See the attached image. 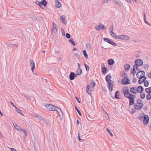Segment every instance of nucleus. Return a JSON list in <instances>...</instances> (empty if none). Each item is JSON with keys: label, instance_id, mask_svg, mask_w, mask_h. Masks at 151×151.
<instances>
[{"label": "nucleus", "instance_id": "obj_1", "mask_svg": "<svg viewBox=\"0 0 151 151\" xmlns=\"http://www.w3.org/2000/svg\"><path fill=\"white\" fill-rule=\"evenodd\" d=\"M135 64L133 65V70H131V72L133 76H134L136 73V70L137 69L138 67L141 66L143 64V61L140 59H137L135 60Z\"/></svg>", "mask_w": 151, "mask_h": 151}, {"label": "nucleus", "instance_id": "obj_2", "mask_svg": "<svg viewBox=\"0 0 151 151\" xmlns=\"http://www.w3.org/2000/svg\"><path fill=\"white\" fill-rule=\"evenodd\" d=\"M45 106L48 110L50 111H55V108H56V106L48 104H46L45 105Z\"/></svg>", "mask_w": 151, "mask_h": 151}, {"label": "nucleus", "instance_id": "obj_3", "mask_svg": "<svg viewBox=\"0 0 151 151\" xmlns=\"http://www.w3.org/2000/svg\"><path fill=\"white\" fill-rule=\"evenodd\" d=\"M122 91H123V93H124V96L126 98H129L131 96H133L132 94L129 93V90L127 89L125 90H122Z\"/></svg>", "mask_w": 151, "mask_h": 151}, {"label": "nucleus", "instance_id": "obj_4", "mask_svg": "<svg viewBox=\"0 0 151 151\" xmlns=\"http://www.w3.org/2000/svg\"><path fill=\"white\" fill-rule=\"evenodd\" d=\"M145 73L144 71H140L138 72L136 74L137 77L138 78H140L141 77L144 78L146 77L145 76Z\"/></svg>", "mask_w": 151, "mask_h": 151}, {"label": "nucleus", "instance_id": "obj_5", "mask_svg": "<svg viewBox=\"0 0 151 151\" xmlns=\"http://www.w3.org/2000/svg\"><path fill=\"white\" fill-rule=\"evenodd\" d=\"M118 39H121L123 40H127L129 39V37L125 35H118Z\"/></svg>", "mask_w": 151, "mask_h": 151}, {"label": "nucleus", "instance_id": "obj_6", "mask_svg": "<svg viewBox=\"0 0 151 151\" xmlns=\"http://www.w3.org/2000/svg\"><path fill=\"white\" fill-rule=\"evenodd\" d=\"M104 41L108 42V43H109L114 46H115L116 45V43L113 41L111 40L109 38H104Z\"/></svg>", "mask_w": 151, "mask_h": 151}, {"label": "nucleus", "instance_id": "obj_7", "mask_svg": "<svg viewBox=\"0 0 151 151\" xmlns=\"http://www.w3.org/2000/svg\"><path fill=\"white\" fill-rule=\"evenodd\" d=\"M105 26L104 25L102 24H100L99 25L96 26L95 28L97 31L101 30H103L105 29Z\"/></svg>", "mask_w": 151, "mask_h": 151}, {"label": "nucleus", "instance_id": "obj_8", "mask_svg": "<svg viewBox=\"0 0 151 151\" xmlns=\"http://www.w3.org/2000/svg\"><path fill=\"white\" fill-rule=\"evenodd\" d=\"M130 80L127 77H124L122 80V83L123 85L130 84Z\"/></svg>", "mask_w": 151, "mask_h": 151}, {"label": "nucleus", "instance_id": "obj_9", "mask_svg": "<svg viewBox=\"0 0 151 151\" xmlns=\"http://www.w3.org/2000/svg\"><path fill=\"white\" fill-rule=\"evenodd\" d=\"M134 106L136 109L139 110L143 106V104L142 103H139L135 104Z\"/></svg>", "mask_w": 151, "mask_h": 151}, {"label": "nucleus", "instance_id": "obj_10", "mask_svg": "<svg viewBox=\"0 0 151 151\" xmlns=\"http://www.w3.org/2000/svg\"><path fill=\"white\" fill-rule=\"evenodd\" d=\"M149 121V117L147 115H146L144 116L143 118V123L145 125H146L147 124Z\"/></svg>", "mask_w": 151, "mask_h": 151}, {"label": "nucleus", "instance_id": "obj_11", "mask_svg": "<svg viewBox=\"0 0 151 151\" xmlns=\"http://www.w3.org/2000/svg\"><path fill=\"white\" fill-rule=\"evenodd\" d=\"M77 76V75L73 72H71L69 75V78L70 80H72L74 79Z\"/></svg>", "mask_w": 151, "mask_h": 151}, {"label": "nucleus", "instance_id": "obj_12", "mask_svg": "<svg viewBox=\"0 0 151 151\" xmlns=\"http://www.w3.org/2000/svg\"><path fill=\"white\" fill-rule=\"evenodd\" d=\"M47 4V2L45 0H42V1L40 3V7L42 9L43 8V7L42 6V5H43L45 7L46 6Z\"/></svg>", "mask_w": 151, "mask_h": 151}, {"label": "nucleus", "instance_id": "obj_13", "mask_svg": "<svg viewBox=\"0 0 151 151\" xmlns=\"http://www.w3.org/2000/svg\"><path fill=\"white\" fill-rule=\"evenodd\" d=\"M13 124L14 127L15 129L17 131L21 132L22 130V129L20 127L18 126L15 122L13 123Z\"/></svg>", "mask_w": 151, "mask_h": 151}, {"label": "nucleus", "instance_id": "obj_14", "mask_svg": "<svg viewBox=\"0 0 151 151\" xmlns=\"http://www.w3.org/2000/svg\"><path fill=\"white\" fill-rule=\"evenodd\" d=\"M30 64L32 65V66H31L32 71L34 74H35V73L33 72L35 68L34 62L32 60H30Z\"/></svg>", "mask_w": 151, "mask_h": 151}, {"label": "nucleus", "instance_id": "obj_15", "mask_svg": "<svg viewBox=\"0 0 151 151\" xmlns=\"http://www.w3.org/2000/svg\"><path fill=\"white\" fill-rule=\"evenodd\" d=\"M112 77L110 74L107 75L106 77V80L107 82H113L111 80Z\"/></svg>", "mask_w": 151, "mask_h": 151}, {"label": "nucleus", "instance_id": "obj_16", "mask_svg": "<svg viewBox=\"0 0 151 151\" xmlns=\"http://www.w3.org/2000/svg\"><path fill=\"white\" fill-rule=\"evenodd\" d=\"M137 88L135 87H134L131 88L129 89L130 92L132 94H136L137 93L136 90Z\"/></svg>", "mask_w": 151, "mask_h": 151}, {"label": "nucleus", "instance_id": "obj_17", "mask_svg": "<svg viewBox=\"0 0 151 151\" xmlns=\"http://www.w3.org/2000/svg\"><path fill=\"white\" fill-rule=\"evenodd\" d=\"M129 99V105L130 106L134 104V99L132 96H131L128 98Z\"/></svg>", "mask_w": 151, "mask_h": 151}, {"label": "nucleus", "instance_id": "obj_18", "mask_svg": "<svg viewBox=\"0 0 151 151\" xmlns=\"http://www.w3.org/2000/svg\"><path fill=\"white\" fill-rule=\"evenodd\" d=\"M137 93H142L144 90L143 88L141 86H139L136 89Z\"/></svg>", "mask_w": 151, "mask_h": 151}, {"label": "nucleus", "instance_id": "obj_19", "mask_svg": "<svg viewBox=\"0 0 151 151\" xmlns=\"http://www.w3.org/2000/svg\"><path fill=\"white\" fill-rule=\"evenodd\" d=\"M65 17L64 16H62L60 17V20L62 23L65 24H66L67 22L65 20Z\"/></svg>", "mask_w": 151, "mask_h": 151}, {"label": "nucleus", "instance_id": "obj_20", "mask_svg": "<svg viewBox=\"0 0 151 151\" xmlns=\"http://www.w3.org/2000/svg\"><path fill=\"white\" fill-rule=\"evenodd\" d=\"M107 83L109 86V91H112L113 87L114 86L113 84L111 83V82H108Z\"/></svg>", "mask_w": 151, "mask_h": 151}, {"label": "nucleus", "instance_id": "obj_21", "mask_svg": "<svg viewBox=\"0 0 151 151\" xmlns=\"http://www.w3.org/2000/svg\"><path fill=\"white\" fill-rule=\"evenodd\" d=\"M139 78V79L138 81V83L139 84H141L145 81L146 78V77H145L144 78H142V77H141V78Z\"/></svg>", "mask_w": 151, "mask_h": 151}, {"label": "nucleus", "instance_id": "obj_22", "mask_svg": "<svg viewBox=\"0 0 151 151\" xmlns=\"http://www.w3.org/2000/svg\"><path fill=\"white\" fill-rule=\"evenodd\" d=\"M111 35L112 37L116 39H118V35L117 36L115 33H114L113 32H110Z\"/></svg>", "mask_w": 151, "mask_h": 151}, {"label": "nucleus", "instance_id": "obj_23", "mask_svg": "<svg viewBox=\"0 0 151 151\" xmlns=\"http://www.w3.org/2000/svg\"><path fill=\"white\" fill-rule=\"evenodd\" d=\"M114 63V61L113 59H109L108 60V63L109 65H112Z\"/></svg>", "mask_w": 151, "mask_h": 151}, {"label": "nucleus", "instance_id": "obj_24", "mask_svg": "<svg viewBox=\"0 0 151 151\" xmlns=\"http://www.w3.org/2000/svg\"><path fill=\"white\" fill-rule=\"evenodd\" d=\"M90 86L89 85H88L87 86L86 88V91L88 93V94L89 95H91V93L90 92Z\"/></svg>", "mask_w": 151, "mask_h": 151}, {"label": "nucleus", "instance_id": "obj_25", "mask_svg": "<svg viewBox=\"0 0 151 151\" xmlns=\"http://www.w3.org/2000/svg\"><path fill=\"white\" fill-rule=\"evenodd\" d=\"M130 65L128 64H126L124 66V69L125 70H129L130 68Z\"/></svg>", "mask_w": 151, "mask_h": 151}, {"label": "nucleus", "instance_id": "obj_26", "mask_svg": "<svg viewBox=\"0 0 151 151\" xmlns=\"http://www.w3.org/2000/svg\"><path fill=\"white\" fill-rule=\"evenodd\" d=\"M119 92L118 91H116L115 93V97L116 99H119V97L118 94H119Z\"/></svg>", "mask_w": 151, "mask_h": 151}, {"label": "nucleus", "instance_id": "obj_27", "mask_svg": "<svg viewBox=\"0 0 151 151\" xmlns=\"http://www.w3.org/2000/svg\"><path fill=\"white\" fill-rule=\"evenodd\" d=\"M82 72V70L80 68H78L76 71L77 74L76 75H80L81 74Z\"/></svg>", "mask_w": 151, "mask_h": 151}, {"label": "nucleus", "instance_id": "obj_28", "mask_svg": "<svg viewBox=\"0 0 151 151\" xmlns=\"http://www.w3.org/2000/svg\"><path fill=\"white\" fill-rule=\"evenodd\" d=\"M83 53L85 57V58L87 59L88 58V55L86 53V50H84L83 51Z\"/></svg>", "mask_w": 151, "mask_h": 151}, {"label": "nucleus", "instance_id": "obj_29", "mask_svg": "<svg viewBox=\"0 0 151 151\" xmlns=\"http://www.w3.org/2000/svg\"><path fill=\"white\" fill-rule=\"evenodd\" d=\"M16 111L18 113L22 115L23 116L24 114H22V111L21 110L18 109L17 107L16 108Z\"/></svg>", "mask_w": 151, "mask_h": 151}, {"label": "nucleus", "instance_id": "obj_30", "mask_svg": "<svg viewBox=\"0 0 151 151\" xmlns=\"http://www.w3.org/2000/svg\"><path fill=\"white\" fill-rule=\"evenodd\" d=\"M55 108V110L60 115L59 112H61V113H62V112L61 109H60L59 108L56 106V108Z\"/></svg>", "mask_w": 151, "mask_h": 151}, {"label": "nucleus", "instance_id": "obj_31", "mask_svg": "<svg viewBox=\"0 0 151 151\" xmlns=\"http://www.w3.org/2000/svg\"><path fill=\"white\" fill-rule=\"evenodd\" d=\"M57 3L56 4V7L57 8H60L61 6V3L59 2L58 0H57Z\"/></svg>", "mask_w": 151, "mask_h": 151}, {"label": "nucleus", "instance_id": "obj_32", "mask_svg": "<svg viewBox=\"0 0 151 151\" xmlns=\"http://www.w3.org/2000/svg\"><path fill=\"white\" fill-rule=\"evenodd\" d=\"M101 70L102 73H106V71L107 70V68H106L104 67L102 68L101 69Z\"/></svg>", "mask_w": 151, "mask_h": 151}, {"label": "nucleus", "instance_id": "obj_33", "mask_svg": "<svg viewBox=\"0 0 151 151\" xmlns=\"http://www.w3.org/2000/svg\"><path fill=\"white\" fill-rule=\"evenodd\" d=\"M145 91L147 93H151V87L146 88L145 89Z\"/></svg>", "mask_w": 151, "mask_h": 151}, {"label": "nucleus", "instance_id": "obj_34", "mask_svg": "<svg viewBox=\"0 0 151 151\" xmlns=\"http://www.w3.org/2000/svg\"><path fill=\"white\" fill-rule=\"evenodd\" d=\"M7 45L9 47H14L15 46L16 47H17V45L15 44H9V43H8L7 44Z\"/></svg>", "mask_w": 151, "mask_h": 151}, {"label": "nucleus", "instance_id": "obj_35", "mask_svg": "<svg viewBox=\"0 0 151 151\" xmlns=\"http://www.w3.org/2000/svg\"><path fill=\"white\" fill-rule=\"evenodd\" d=\"M58 31V29H52V33L53 34H55L56 32H57Z\"/></svg>", "mask_w": 151, "mask_h": 151}, {"label": "nucleus", "instance_id": "obj_36", "mask_svg": "<svg viewBox=\"0 0 151 151\" xmlns=\"http://www.w3.org/2000/svg\"><path fill=\"white\" fill-rule=\"evenodd\" d=\"M145 93H141L140 94V96L141 99H143L145 97Z\"/></svg>", "mask_w": 151, "mask_h": 151}, {"label": "nucleus", "instance_id": "obj_37", "mask_svg": "<svg viewBox=\"0 0 151 151\" xmlns=\"http://www.w3.org/2000/svg\"><path fill=\"white\" fill-rule=\"evenodd\" d=\"M75 109H76V110L77 112L78 113L79 115L80 116H81V113L80 111L79 110V109L76 106H75Z\"/></svg>", "mask_w": 151, "mask_h": 151}, {"label": "nucleus", "instance_id": "obj_38", "mask_svg": "<svg viewBox=\"0 0 151 151\" xmlns=\"http://www.w3.org/2000/svg\"><path fill=\"white\" fill-rule=\"evenodd\" d=\"M69 42L71 43L74 46H75L76 45L73 41V39L72 38H70L69 40Z\"/></svg>", "mask_w": 151, "mask_h": 151}, {"label": "nucleus", "instance_id": "obj_39", "mask_svg": "<svg viewBox=\"0 0 151 151\" xmlns=\"http://www.w3.org/2000/svg\"><path fill=\"white\" fill-rule=\"evenodd\" d=\"M106 130L108 132V133L111 136V137H112L113 136V134L111 132L110 130L108 128H106Z\"/></svg>", "mask_w": 151, "mask_h": 151}, {"label": "nucleus", "instance_id": "obj_40", "mask_svg": "<svg viewBox=\"0 0 151 151\" xmlns=\"http://www.w3.org/2000/svg\"><path fill=\"white\" fill-rule=\"evenodd\" d=\"M147 100H150L151 99V95L150 93H148L147 96Z\"/></svg>", "mask_w": 151, "mask_h": 151}, {"label": "nucleus", "instance_id": "obj_41", "mask_svg": "<svg viewBox=\"0 0 151 151\" xmlns=\"http://www.w3.org/2000/svg\"><path fill=\"white\" fill-rule=\"evenodd\" d=\"M114 1L116 4H118L119 5H120L122 3H121L117 0H114Z\"/></svg>", "mask_w": 151, "mask_h": 151}, {"label": "nucleus", "instance_id": "obj_42", "mask_svg": "<svg viewBox=\"0 0 151 151\" xmlns=\"http://www.w3.org/2000/svg\"><path fill=\"white\" fill-rule=\"evenodd\" d=\"M144 85L145 87H147L149 85V83L147 81H144Z\"/></svg>", "mask_w": 151, "mask_h": 151}, {"label": "nucleus", "instance_id": "obj_43", "mask_svg": "<svg viewBox=\"0 0 151 151\" xmlns=\"http://www.w3.org/2000/svg\"><path fill=\"white\" fill-rule=\"evenodd\" d=\"M90 85L92 86V88H93L96 85V83L94 81H92Z\"/></svg>", "mask_w": 151, "mask_h": 151}, {"label": "nucleus", "instance_id": "obj_44", "mask_svg": "<svg viewBox=\"0 0 151 151\" xmlns=\"http://www.w3.org/2000/svg\"><path fill=\"white\" fill-rule=\"evenodd\" d=\"M21 132H22L25 133L24 135H25V136H27V134H28L27 133L25 129H22V131Z\"/></svg>", "mask_w": 151, "mask_h": 151}, {"label": "nucleus", "instance_id": "obj_45", "mask_svg": "<svg viewBox=\"0 0 151 151\" xmlns=\"http://www.w3.org/2000/svg\"><path fill=\"white\" fill-rule=\"evenodd\" d=\"M85 67L87 71H88L89 70V66L86 65V64H84Z\"/></svg>", "mask_w": 151, "mask_h": 151}, {"label": "nucleus", "instance_id": "obj_46", "mask_svg": "<svg viewBox=\"0 0 151 151\" xmlns=\"http://www.w3.org/2000/svg\"><path fill=\"white\" fill-rule=\"evenodd\" d=\"M113 29H114V28H113V26L112 25H111L110 27V28H109V30H110V32H113Z\"/></svg>", "mask_w": 151, "mask_h": 151}, {"label": "nucleus", "instance_id": "obj_47", "mask_svg": "<svg viewBox=\"0 0 151 151\" xmlns=\"http://www.w3.org/2000/svg\"><path fill=\"white\" fill-rule=\"evenodd\" d=\"M86 47L88 49L90 50L91 49V45L89 43H87L86 44Z\"/></svg>", "mask_w": 151, "mask_h": 151}, {"label": "nucleus", "instance_id": "obj_48", "mask_svg": "<svg viewBox=\"0 0 151 151\" xmlns=\"http://www.w3.org/2000/svg\"><path fill=\"white\" fill-rule=\"evenodd\" d=\"M144 21H145V23H146V24H147L150 25V24H149V23L147 22L146 20L145 13H144Z\"/></svg>", "mask_w": 151, "mask_h": 151}, {"label": "nucleus", "instance_id": "obj_49", "mask_svg": "<svg viewBox=\"0 0 151 151\" xmlns=\"http://www.w3.org/2000/svg\"><path fill=\"white\" fill-rule=\"evenodd\" d=\"M66 37L68 39H69L70 37V35L68 33H67L66 34Z\"/></svg>", "mask_w": 151, "mask_h": 151}, {"label": "nucleus", "instance_id": "obj_50", "mask_svg": "<svg viewBox=\"0 0 151 151\" xmlns=\"http://www.w3.org/2000/svg\"><path fill=\"white\" fill-rule=\"evenodd\" d=\"M144 117V116H140L139 117V119L141 121H143V118Z\"/></svg>", "mask_w": 151, "mask_h": 151}, {"label": "nucleus", "instance_id": "obj_51", "mask_svg": "<svg viewBox=\"0 0 151 151\" xmlns=\"http://www.w3.org/2000/svg\"><path fill=\"white\" fill-rule=\"evenodd\" d=\"M78 139L80 141H81V140H83L82 139H80V134H79V132H78Z\"/></svg>", "mask_w": 151, "mask_h": 151}, {"label": "nucleus", "instance_id": "obj_52", "mask_svg": "<svg viewBox=\"0 0 151 151\" xmlns=\"http://www.w3.org/2000/svg\"><path fill=\"white\" fill-rule=\"evenodd\" d=\"M132 81L134 83H135L137 81V79L136 78H133Z\"/></svg>", "mask_w": 151, "mask_h": 151}, {"label": "nucleus", "instance_id": "obj_53", "mask_svg": "<svg viewBox=\"0 0 151 151\" xmlns=\"http://www.w3.org/2000/svg\"><path fill=\"white\" fill-rule=\"evenodd\" d=\"M109 0H104L103 1L102 3L103 4H105L106 3L108 2Z\"/></svg>", "mask_w": 151, "mask_h": 151}, {"label": "nucleus", "instance_id": "obj_54", "mask_svg": "<svg viewBox=\"0 0 151 151\" xmlns=\"http://www.w3.org/2000/svg\"><path fill=\"white\" fill-rule=\"evenodd\" d=\"M61 33L62 35L64 36L65 35V32H64V31L63 29H62V30L61 31Z\"/></svg>", "mask_w": 151, "mask_h": 151}, {"label": "nucleus", "instance_id": "obj_55", "mask_svg": "<svg viewBox=\"0 0 151 151\" xmlns=\"http://www.w3.org/2000/svg\"><path fill=\"white\" fill-rule=\"evenodd\" d=\"M35 4H37L39 6H40V2H39L38 1H35Z\"/></svg>", "mask_w": 151, "mask_h": 151}, {"label": "nucleus", "instance_id": "obj_56", "mask_svg": "<svg viewBox=\"0 0 151 151\" xmlns=\"http://www.w3.org/2000/svg\"><path fill=\"white\" fill-rule=\"evenodd\" d=\"M74 55L76 56L78 58H79V55L77 53H75Z\"/></svg>", "mask_w": 151, "mask_h": 151}, {"label": "nucleus", "instance_id": "obj_57", "mask_svg": "<svg viewBox=\"0 0 151 151\" xmlns=\"http://www.w3.org/2000/svg\"><path fill=\"white\" fill-rule=\"evenodd\" d=\"M75 98L76 99V100H77V101L79 103H80L81 102H80V101H79V98L78 97H75Z\"/></svg>", "mask_w": 151, "mask_h": 151}, {"label": "nucleus", "instance_id": "obj_58", "mask_svg": "<svg viewBox=\"0 0 151 151\" xmlns=\"http://www.w3.org/2000/svg\"><path fill=\"white\" fill-rule=\"evenodd\" d=\"M52 26L54 27H57V25H56V24L54 23L53 22L52 23Z\"/></svg>", "mask_w": 151, "mask_h": 151}, {"label": "nucleus", "instance_id": "obj_59", "mask_svg": "<svg viewBox=\"0 0 151 151\" xmlns=\"http://www.w3.org/2000/svg\"><path fill=\"white\" fill-rule=\"evenodd\" d=\"M10 103L12 104V105L13 106V107H14L15 108V109L17 108V107L15 106L14 104L12 102H10Z\"/></svg>", "mask_w": 151, "mask_h": 151}, {"label": "nucleus", "instance_id": "obj_60", "mask_svg": "<svg viewBox=\"0 0 151 151\" xmlns=\"http://www.w3.org/2000/svg\"><path fill=\"white\" fill-rule=\"evenodd\" d=\"M148 77L151 78V72L148 73Z\"/></svg>", "mask_w": 151, "mask_h": 151}, {"label": "nucleus", "instance_id": "obj_61", "mask_svg": "<svg viewBox=\"0 0 151 151\" xmlns=\"http://www.w3.org/2000/svg\"><path fill=\"white\" fill-rule=\"evenodd\" d=\"M11 150L12 151H17L14 148H11Z\"/></svg>", "mask_w": 151, "mask_h": 151}, {"label": "nucleus", "instance_id": "obj_62", "mask_svg": "<svg viewBox=\"0 0 151 151\" xmlns=\"http://www.w3.org/2000/svg\"><path fill=\"white\" fill-rule=\"evenodd\" d=\"M126 1H127L128 3H131V0H125Z\"/></svg>", "mask_w": 151, "mask_h": 151}, {"label": "nucleus", "instance_id": "obj_63", "mask_svg": "<svg viewBox=\"0 0 151 151\" xmlns=\"http://www.w3.org/2000/svg\"><path fill=\"white\" fill-rule=\"evenodd\" d=\"M26 98H27L28 99V100H31V98L29 97V96H27V97H26Z\"/></svg>", "mask_w": 151, "mask_h": 151}, {"label": "nucleus", "instance_id": "obj_64", "mask_svg": "<svg viewBox=\"0 0 151 151\" xmlns=\"http://www.w3.org/2000/svg\"><path fill=\"white\" fill-rule=\"evenodd\" d=\"M141 101V99H138L137 100V102H138V103H140V102Z\"/></svg>", "mask_w": 151, "mask_h": 151}]
</instances>
